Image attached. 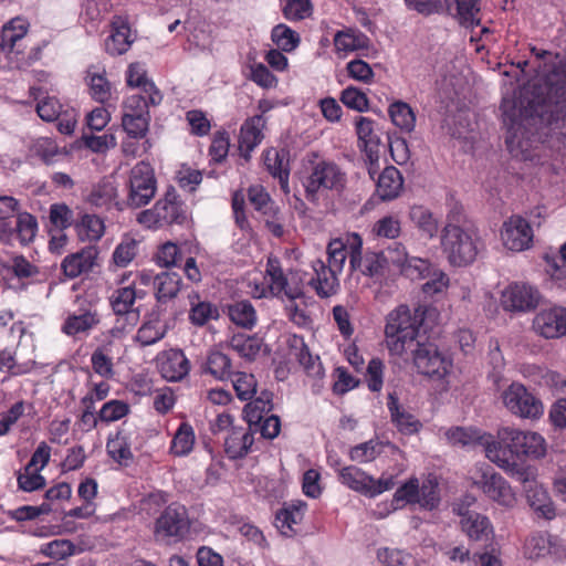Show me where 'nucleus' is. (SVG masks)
I'll use <instances>...</instances> for the list:
<instances>
[{
  "label": "nucleus",
  "mask_w": 566,
  "mask_h": 566,
  "mask_svg": "<svg viewBox=\"0 0 566 566\" xmlns=\"http://www.w3.org/2000/svg\"><path fill=\"white\" fill-rule=\"evenodd\" d=\"M91 96L99 102L105 103L112 95V86L105 76V70L91 67L86 76Z\"/></svg>",
  "instance_id": "a19ab883"
},
{
  "label": "nucleus",
  "mask_w": 566,
  "mask_h": 566,
  "mask_svg": "<svg viewBox=\"0 0 566 566\" xmlns=\"http://www.w3.org/2000/svg\"><path fill=\"white\" fill-rule=\"evenodd\" d=\"M346 184L347 175L339 165L332 160L319 159L312 163L306 177L304 185L306 198L315 201L322 192H342Z\"/></svg>",
  "instance_id": "20e7f679"
},
{
  "label": "nucleus",
  "mask_w": 566,
  "mask_h": 566,
  "mask_svg": "<svg viewBox=\"0 0 566 566\" xmlns=\"http://www.w3.org/2000/svg\"><path fill=\"white\" fill-rule=\"evenodd\" d=\"M135 38L127 19L115 15L111 22V34L105 40V50L113 56L123 55L130 49Z\"/></svg>",
  "instance_id": "dca6fc26"
},
{
  "label": "nucleus",
  "mask_w": 566,
  "mask_h": 566,
  "mask_svg": "<svg viewBox=\"0 0 566 566\" xmlns=\"http://www.w3.org/2000/svg\"><path fill=\"white\" fill-rule=\"evenodd\" d=\"M486 432L475 428L454 427L448 429L444 437L452 446L473 447L479 444L484 447V438H486Z\"/></svg>",
  "instance_id": "c9c22d12"
},
{
  "label": "nucleus",
  "mask_w": 566,
  "mask_h": 566,
  "mask_svg": "<svg viewBox=\"0 0 566 566\" xmlns=\"http://www.w3.org/2000/svg\"><path fill=\"white\" fill-rule=\"evenodd\" d=\"M387 406L390 411L391 421L400 432L412 434L419 431L421 423L413 415L399 405L398 398L395 395L389 394Z\"/></svg>",
  "instance_id": "7c9ffc66"
},
{
  "label": "nucleus",
  "mask_w": 566,
  "mask_h": 566,
  "mask_svg": "<svg viewBox=\"0 0 566 566\" xmlns=\"http://www.w3.org/2000/svg\"><path fill=\"white\" fill-rule=\"evenodd\" d=\"M356 133L359 142H361L364 146L375 147L376 145L380 144V138L375 130V123L368 117H357Z\"/></svg>",
  "instance_id": "69168bd1"
},
{
  "label": "nucleus",
  "mask_w": 566,
  "mask_h": 566,
  "mask_svg": "<svg viewBox=\"0 0 566 566\" xmlns=\"http://www.w3.org/2000/svg\"><path fill=\"white\" fill-rule=\"evenodd\" d=\"M503 407L513 416L536 420L544 415V405L523 384L514 381L500 394Z\"/></svg>",
  "instance_id": "423d86ee"
},
{
  "label": "nucleus",
  "mask_w": 566,
  "mask_h": 566,
  "mask_svg": "<svg viewBox=\"0 0 566 566\" xmlns=\"http://www.w3.org/2000/svg\"><path fill=\"white\" fill-rule=\"evenodd\" d=\"M29 22L20 17L11 19L2 28L1 34V49L6 52H11L17 42L23 39L28 32Z\"/></svg>",
  "instance_id": "ea45409f"
},
{
  "label": "nucleus",
  "mask_w": 566,
  "mask_h": 566,
  "mask_svg": "<svg viewBox=\"0 0 566 566\" xmlns=\"http://www.w3.org/2000/svg\"><path fill=\"white\" fill-rule=\"evenodd\" d=\"M472 480L476 491L485 494L506 495L510 491L505 480L490 468L476 469Z\"/></svg>",
  "instance_id": "a878e982"
},
{
  "label": "nucleus",
  "mask_w": 566,
  "mask_h": 566,
  "mask_svg": "<svg viewBox=\"0 0 566 566\" xmlns=\"http://www.w3.org/2000/svg\"><path fill=\"white\" fill-rule=\"evenodd\" d=\"M420 333L401 334L399 336L385 337L386 348L389 355L394 358L402 359L407 361L411 358L417 349L418 345H422L419 342Z\"/></svg>",
  "instance_id": "cd10ccee"
},
{
  "label": "nucleus",
  "mask_w": 566,
  "mask_h": 566,
  "mask_svg": "<svg viewBox=\"0 0 566 566\" xmlns=\"http://www.w3.org/2000/svg\"><path fill=\"white\" fill-rule=\"evenodd\" d=\"M424 321V308L418 306L410 308L399 305L391 310L385 319V337L399 336L401 334L420 333Z\"/></svg>",
  "instance_id": "9b49d317"
},
{
  "label": "nucleus",
  "mask_w": 566,
  "mask_h": 566,
  "mask_svg": "<svg viewBox=\"0 0 566 566\" xmlns=\"http://www.w3.org/2000/svg\"><path fill=\"white\" fill-rule=\"evenodd\" d=\"M253 443L252 433L243 430H232L226 438V452L231 459L244 457Z\"/></svg>",
  "instance_id": "de8ad7c7"
},
{
  "label": "nucleus",
  "mask_w": 566,
  "mask_h": 566,
  "mask_svg": "<svg viewBox=\"0 0 566 566\" xmlns=\"http://www.w3.org/2000/svg\"><path fill=\"white\" fill-rule=\"evenodd\" d=\"M233 388L240 400H250L256 394V380L252 374L238 371L232 375Z\"/></svg>",
  "instance_id": "680f3d73"
},
{
  "label": "nucleus",
  "mask_w": 566,
  "mask_h": 566,
  "mask_svg": "<svg viewBox=\"0 0 566 566\" xmlns=\"http://www.w3.org/2000/svg\"><path fill=\"white\" fill-rule=\"evenodd\" d=\"M388 114L395 126L410 133L416 126V115L409 104L397 101L389 105Z\"/></svg>",
  "instance_id": "603ef678"
},
{
  "label": "nucleus",
  "mask_w": 566,
  "mask_h": 566,
  "mask_svg": "<svg viewBox=\"0 0 566 566\" xmlns=\"http://www.w3.org/2000/svg\"><path fill=\"white\" fill-rule=\"evenodd\" d=\"M440 491L438 476L430 473L421 479L410 478L395 495H434Z\"/></svg>",
  "instance_id": "473e14b6"
},
{
  "label": "nucleus",
  "mask_w": 566,
  "mask_h": 566,
  "mask_svg": "<svg viewBox=\"0 0 566 566\" xmlns=\"http://www.w3.org/2000/svg\"><path fill=\"white\" fill-rule=\"evenodd\" d=\"M97 324V313L92 311H84L80 314L69 315L65 318L61 329L65 335L74 337L80 334H87Z\"/></svg>",
  "instance_id": "72a5a7b5"
},
{
  "label": "nucleus",
  "mask_w": 566,
  "mask_h": 566,
  "mask_svg": "<svg viewBox=\"0 0 566 566\" xmlns=\"http://www.w3.org/2000/svg\"><path fill=\"white\" fill-rule=\"evenodd\" d=\"M149 106H153L149 102V95L144 93L132 94L123 103V114L150 116Z\"/></svg>",
  "instance_id": "774afa93"
},
{
  "label": "nucleus",
  "mask_w": 566,
  "mask_h": 566,
  "mask_svg": "<svg viewBox=\"0 0 566 566\" xmlns=\"http://www.w3.org/2000/svg\"><path fill=\"white\" fill-rule=\"evenodd\" d=\"M500 240L506 250L522 252L532 245L533 229L526 219L511 216L501 227Z\"/></svg>",
  "instance_id": "f8f14e48"
},
{
  "label": "nucleus",
  "mask_w": 566,
  "mask_h": 566,
  "mask_svg": "<svg viewBox=\"0 0 566 566\" xmlns=\"http://www.w3.org/2000/svg\"><path fill=\"white\" fill-rule=\"evenodd\" d=\"M126 82L129 86L139 87L142 93L149 95L151 105L157 106L163 102V94L154 82L148 80L144 64L139 62L130 63L126 72Z\"/></svg>",
  "instance_id": "b1692460"
},
{
  "label": "nucleus",
  "mask_w": 566,
  "mask_h": 566,
  "mask_svg": "<svg viewBox=\"0 0 566 566\" xmlns=\"http://www.w3.org/2000/svg\"><path fill=\"white\" fill-rule=\"evenodd\" d=\"M266 273L270 277V289L274 294H284L290 300H295L303 295L300 284L291 283V279L286 277L276 259L269 258L266 264Z\"/></svg>",
  "instance_id": "4be33fe9"
},
{
  "label": "nucleus",
  "mask_w": 566,
  "mask_h": 566,
  "mask_svg": "<svg viewBox=\"0 0 566 566\" xmlns=\"http://www.w3.org/2000/svg\"><path fill=\"white\" fill-rule=\"evenodd\" d=\"M314 276L310 280V284L321 297H329L335 295L339 290V274L325 264L321 259L312 261Z\"/></svg>",
  "instance_id": "6ab92c4d"
},
{
  "label": "nucleus",
  "mask_w": 566,
  "mask_h": 566,
  "mask_svg": "<svg viewBox=\"0 0 566 566\" xmlns=\"http://www.w3.org/2000/svg\"><path fill=\"white\" fill-rule=\"evenodd\" d=\"M96 255L97 253L93 248L82 249L76 253L67 255L62 261V270L67 277H77L93 269Z\"/></svg>",
  "instance_id": "bb28decb"
},
{
  "label": "nucleus",
  "mask_w": 566,
  "mask_h": 566,
  "mask_svg": "<svg viewBox=\"0 0 566 566\" xmlns=\"http://www.w3.org/2000/svg\"><path fill=\"white\" fill-rule=\"evenodd\" d=\"M483 449L485 457L523 483L525 485V491L530 492L534 490L533 484H536L535 470L532 467H524L518 462H515L514 457H510L509 454L502 455V453H507L509 447L506 443H499L497 434L493 437L488 433L486 438H484Z\"/></svg>",
  "instance_id": "39448f33"
},
{
  "label": "nucleus",
  "mask_w": 566,
  "mask_h": 566,
  "mask_svg": "<svg viewBox=\"0 0 566 566\" xmlns=\"http://www.w3.org/2000/svg\"><path fill=\"white\" fill-rule=\"evenodd\" d=\"M565 95L564 87L558 85H534L532 90V98L528 101V108L525 113L530 116H538L544 118L546 114L552 117L559 118V113L566 108V99L562 101L560 97Z\"/></svg>",
  "instance_id": "9d476101"
},
{
  "label": "nucleus",
  "mask_w": 566,
  "mask_h": 566,
  "mask_svg": "<svg viewBox=\"0 0 566 566\" xmlns=\"http://www.w3.org/2000/svg\"><path fill=\"white\" fill-rule=\"evenodd\" d=\"M384 443L376 439L354 446L348 451V457L357 463H368L374 461L382 452Z\"/></svg>",
  "instance_id": "5fc2aeb1"
},
{
  "label": "nucleus",
  "mask_w": 566,
  "mask_h": 566,
  "mask_svg": "<svg viewBox=\"0 0 566 566\" xmlns=\"http://www.w3.org/2000/svg\"><path fill=\"white\" fill-rule=\"evenodd\" d=\"M293 346L296 349L295 357L308 377L321 379L324 376V368L318 356L311 354L302 338L294 337Z\"/></svg>",
  "instance_id": "f704fd0d"
},
{
  "label": "nucleus",
  "mask_w": 566,
  "mask_h": 566,
  "mask_svg": "<svg viewBox=\"0 0 566 566\" xmlns=\"http://www.w3.org/2000/svg\"><path fill=\"white\" fill-rule=\"evenodd\" d=\"M248 196L250 202L258 211L262 212L263 216H266L269 212H273L274 209L277 208L265 189L260 185L251 186L248 190Z\"/></svg>",
  "instance_id": "338daca9"
},
{
  "label": "nucleus",
  "mask_w": 566,
  "mask_h": 566,
  "mask_svg": "<svg viewBox=\"0 0 566 566\" xmlns=\"http://www.w3.org/2000/svg\"><path fill=\"white\" fill-rule=\"evenodd\" d=\"M440 245L448 262L459 268L472 264L483 248L478 230L462 223L453 214L448 216L441 231Z\"/></svg>",
  "instance_id": "f257e3e1"
},
{
  "label": "nucleus",
  "mask_w": 566,
  "mask_h": 566,
  "mask_svg": "<svg viewBox=\"0 0 566 566\" xmlns=\"http://www.w3.org/2000/svg\"><path fill=\"white\" fill-rule=\"evenodd\" d=\"M409 219L427 237L433 238L437 234L439 222L428 208L420 205L412 206L409 210Z\"/></svg>",
  "instance_id": "79ce46f5"
},
{
  "label": "nucleus",
  "mask_w": 566,
  "mask_h": 566,
  "mask_svg": "<svg viewBox=\"0 0 566 566\" xmlns=\"http://www.w3.org/2000/svg\"><path fill=\"white\" fill-rule=\"evenodd\" d=\"M449 10L455 11L460 23L472 28L480 23L478 0H446Z\"/></svg>",
  "instance_id": "a18cd8bd"
},
{
  "label": "nucleus",
  "mask_w": 566,
  "mask_h": 566,
  "mask_svg": "<svg viewBox=\"0 0 566 566\" xmlns=\"http://www.w3.org/2000/svg\"><path fill=\"white\" fill-rule=\"evenodd\" d=\"M402 185L400 171L396 167L389 166L379 175L376 192L381 200H392L399 196Z\"/></svg>",
  "instance_id": "c756f323"
},
{
  "label": "nucleus",
  "mask_w": 566,
  "mask_h": 566,
  "mask_svg": "<svg viewBox=\"0 0 566 566\" xmlns=\"http://www.w3.org/2000/svg\"><path fill=\"white\" fill-rule=\"evenodd\" d=\"M516 439L518 442V461L522 457L538 459L545 455L546 442L539 433L516 428Z\"/></svg>",
  "instance_id": "c85d7f7f"
},
{
  "label": "nucleus",
  "mask_w": 566,
  "mask_h": 566,
  "mask_svg": "<svg viewBox=\"0 0 566 566\" xmlns=\"http://www.w3.org/2000/svg\"><path fill=\"white\" fill-rule=\"evenodd\" d=\"M38 469L25 465L18 475V484L23 492H35L44 486L45 480Z\"/></svg>",
  "instance_id": "0e129e2a"
},
{
  "label": "nucleus",
  "mask_w": 566,
  "mask_h": 566,
  "mask_svg": "<svg viewBox=\"0 0 566 566\" xmlns=\"http://www.w3.org/2000/svg\"><path fill=\"white\" fill-rule=\"evenodd\" d=\"M154 206L165 226L180 222L182 210L175 189L168 190Z\"/></svg>",
  "instance_id": "4c0bfd02"
},
{
  "label": "nucleus",
  "mask_w": 566,
  "mask_h": 566,
  "mask_svg": "<svg viewBox=\"0 0 566 566\" xmlns=\"http://www.w3.org/2000/svg\"><path fill=\"white\" fill-rule=\"evenodd\" d=\"M306 509L307 504L301 500H296L291 504H284L275 514L274 525L277 531L287 537L295 535V525L301 524Z\"/></svg>",
  "instance_id": "412c9836"
},
{
  "label": "nucleus",
  "mask_w": 566,
  "mask_h": 566,
  "mask_svg": "<svg viewBox=\"0 0 566 566\" xmlns=\"http://www.w3.org/2000/svg\"><path fill=\"white\" fill-rule=\"evenodd\" d=\"M166 326L158 318L145 322L137 331L135 340L143 347L154 345L166 335Z\"/></svg>",
  "instance_id": "864d4df0"
},
{
  "label": "nucleus",
  "mask_w": 566,
  "mask_h": 566,
  "mask_svg": "<svg viewBox=\"0 0 566 566\" xmlns=\"http://www.w3.org/2000/svg\"><path fill=\"white\" fill-rule=\"evenodd\" d=\"M265 119L261 115L248 118L241 126L239 136V150L248 159L250 153L262 142Z\"/></svg>",
  "instance_id": "5701e85b"
},
{
  "label": "nucleus",
  "mask_w": 566,
  "mask_h": 566,
  "mask_svg": "<svg viewBox=\"0 0 566 566\" xmlns=\"http://www.w3.org/2000/svg\"><path fill=\"white\" fill-rule=\"evenodd\" d=\"M38 232V221L31 213L20 212L19 201L11 196H0V241L12 245L15 240L29 244Z\"/></svg>",
  "instance_id": "7ed1b4c3"
},
{
  "label": "nucleus",
  "mask_w": 566,
  "mask_h": 566,
  "mask_svg": "<svg viewBox=\"0 0 566 566\" xmlns=\"http://www.w3.org/2000/svg\"><path fill=\"white\" fill-rule=\"evenodd\" d=\"M338 479L342 484L357 493L368 492L369 483L373 482L371 475L354 465L339 470Z\"/></svg>",
  "instance_id": "c03bdc74"
},
{
  "label": "nucleus",
  "mask_w": 566,
  "mask_h": 566,
  "mask_svg": "<svg viewBox=\"0 0 566 566\" xmlns=\"http://www.w3.org/2000/svg\"><path fill=\"white\" fill-rule=\"evenodd\" d=\"M533 332L546 339L566 335V307L549 306L538 311L532 321Z\"/></svg>",
  "instance_id": "4468645a"
},
{
  "label": "nucleus",
  "mask_w": 566,
  "mask_h": 566,
  "mask_svg": "<svg viewBox=\"0 0 566 566\" xmlns=\"http://www.w3.org/2000/svg\"><path fill=\"white\" fill-rule=\"evenodd\" d=\"M264 165L273 177H277L282 187L287 186L289 171L284 156L277 149L271 148L264 153Z\"/></svg>",
  "instance_id": "bf43d9fd"
},
{
  "label": "nucleus",
  "mask_w": 566,
  "mask_h": 566,
  "mask_svg": "<svg viewBox=\"0 0 566 566\" xmlns=\"http://www.w3.org/2000/svg\"><path fill=\"white\" fill-rule=\"evenodd\" d=\"M117 197V188L112 180H102L88 195V201L96 207H108Z\"/></svg>",
  "instance_id": "13d9d810"
},
{
  "label": "nucleus",
  "mask_w": 566,
  "mask_h": 566,
  "mask_svg": "<svg viewBox=\"0 0 566 566\" xmlns=\"http://www.w3.org/2000/svg\"><path fill=\"white\" fill-rule=\"evenodd\" d=\"M156 296L159 302L174 298L180 291L181 279L177 273L164 272L158 274L154 281Z\"/></svg>",
  "instance_id": "3c124183"
},
{
  "label": "nucleus",
  "mask_w": 566,
  "mask_h": 566,
  "mask_svg": "<svg viewBox=\"0 0 566 566\" xmlns=\"http://www.w3.org/2000/svg\"><path fill=\"white\" fill-rule=\"evenodd\" d=\"M394 269L410 280L423 277L430 269V261L427 259L411 256L401 243L389 245L381 253H373L360 262V271L365 275L374 276L384 269Z\"/></svg>",
  "instance_id": "f03ea898"
},
{
  "label": "nucleus",
  "mask_w": 566,
  "mask_h": 566,
  "mask_svg": "<svg viewBox=\"0 0 566 566\" xmlns=\"http://www.w3.org/2000/svg\"><path fill=\"white\" fill-rule=\"evenodd\" d=\"M115 352L119 354V347L113 344V342H107L93 352L91 356V365L93 370L101 377L106 379L114 377L115 371L113 360Z\"/></svg>",
  "instance_id": "2f4dec72"
},
{
  "label": "nucleus",
  "mask_w": 566,
  "mask_h": 566,
  "mask_svg": "<svg viewBox=\"0 0 566 566\" xmlns=\"http://www.w3.org/2000/svg\"><path fill=\"white\" fill-rule=\"evenodd\" d=\"M105 232L104 221L94 214H86L78 224V235L82 240L94 242L99 240Z\"/></svg>",
  "instance_id": "052dcab7"
},
{
  "label": "nucleus",
  "mask_w": 566,
  "mask_h": 566,
  "mask_svg": "<svg viewBox=\"0 0 566 566\" xmlns=\"http://www.w3.org/2000/svg\"><path fill=\"white\" fill-rule=\"evenodd\" d=\"M327 265L335 272L342 273L345 262L349 259L350 270L360 269L363 240L359 234L352 232L332 239L326 248Z\"/></svg>",
  "instance_id": "6e6552de"
},
{
  "label": "nucleus",
  "mask_w": 566,
  "mask_h": 566,
  "mask_svg": "<svg viewBox=\"0 0 566 566\" xmlns=\"http://www.w3.org/2000/svg\"><path fill=\"white\" fill-rule=\"evenodd\" d=\"M160 375L168 381H179L190 371V363L182 350H165L157 357Z\"/></svg>",
  "instance_id": "a211bd4d"
},
{
  "label": "nucleus",
  "mask_w": 566,
  "mask_h": 566,
  "mask_svg": "<svg viewBox=\"0 0 566 566\" xmlns=\"http://www.w3.org/2000/svg\"><path fill=\"white\" fill-rule=\"evenodd\" d=\"M471 502L464 504H453V512L458 515L462 516L461 518V527L463 532L475 541H480L486 538L489 532L491 531V525L489 518L482 516L479 513L469 511V506Z\"/></svg>",
  "instance_id": "aec40b11"
},
{
  "label": "nucleus",
  "mask_w": 566,
  "mask_h": 566,
  "mask_svg": "<svg viewBox=\"0 0 566 566\" xmlns=\"http://www.w3.org/2000/svg\"><path fill=\"white\" fill-rule=\"evenodd\" d=\"M271 40L283 52L294 51L301 42L300 35L282 23L272 29Z\"/></svg>",
  "instance_id": "6e6d98bb"
},
{
  "label": "nucleus",
  "mask_w": 566,
  "mask_h": 566,
  "mask_svg": "<svg viewBox=\"0 0 566 566\" xmlns=\"http://www.w3.org/2000/svg\"><path fill=\"white\" fill-rule=\"evenodd\" d=\"M417 371L433 380L444 379L452 370V359L432 343L418 345L410 358Z\"/></svg>",
  "instance_id": "1a4fd4ad"
},
{
  "label": "nucleus",
  "mask_w": 566,
  "mask_h": 566,
  "mask_svg": "<svg viewBox=\"0 0 566 566\" xmlns=\"http://www.w3.org/2000/svg\"><path fill=\"white\" fill-rule=\"evenodd\" d=\"M150 116L123 114L122 126L130 138H143L149 128Z\"/></svg>",
  "instance_id": "e2e57ef3"
},
{
  "label": "nucleus",
  "mask_w": 566,
  "mask_h": 566,
  "mask_svg": "<svg viewBox=\"0 0 566 566\" xmlns=\"http://www.w3.org/2000/svg\"><path fill=\"white\" fill-rule=\"evenodd\" d=\"M231 367V359L224 353L212 349L207 356L203 371L217 380H226L232 375Z\"/></svg>",
  "instance_id": "37998d69"
},
{
  "label": "nucleus",
  "mask_w": 566,
  "mask_h": 566,
  "mask_svg": "<svg viewBox=\"0 0 566 566\" xmlns=\"http://www.w3.org/2000/svg\"><path fill=\"white\" fill-rule=\"evenodd\" d=\"M190 311L189 319L196 326H203L212 319L219 317V310L210 302L201 301L198 294L189 296Z\"/></svg>",
  "instance_id": "58836bf2"
},
{
  "label": "nucleus",
  "mask_w": 566,
  "mask_h": 566,
  "mask_svg": "<svg viewBox=\"0 0 566 566\" xmlns=\"http://www.w3.org/2000/svg\"><path fill=\"white\" fill-rule=\"evenodd\" d=\"M524 554L530 559L547 556L559 557L562 554V541L548 532H535L526 538Z\"/></svg>",
  "instance_id": "f3484780"
},
{
  "label": "nucleus",
  "mask_w": 566,
  "mask_h": 566,
  "mask_svg": "<svg viewBox=\"0 0 566 566\" xmlns=\"http://www.w3.org/2000/svg\"><path fill=\"white\" fill-rule=\"evenodd\" d=\"M126 188L127 206L139 208L148 205L157 190V181L150 164L146 161L137 163L128 174Z\"/></svg>",
  "instance_id": "0eeeda50"
},
{
  "label": "nucleus",
  "mask_w": 566,
  "mask_h": 566,
  "mask_svg": "<svg viewBox=\"0 0 566 566\" xmlns=\"http://www.w3.org/2000/svg\"><path fill=\"white\" fill-rule=\"evenodd\" d=\"M195 442L196 434L192 426L182 422L172 437L170 452L176 457L188 455L192 451Z\"/></svg>",
  "instance_id": "49530a36"
},
{
  "label": "nucleus",
  "mask_w": 566,
  "mask_h": 566,
  "mask_svg": "<svg viewBox=\"0 0 566 566\" xmlns=\"http://www.w3.org/2000/svg\"><path fill=\"white\" fill-rule=\"evenodd\" d=\"M333 42L335 52L340 59H345L350 53L368 49L369 46V39L363 32L350 28L337 31Z\"/></svg>",
  "instance_id": "393cba45"
},
{
  "label": "nucleus",
  "mask_w": 566,
  "mask_h": 566,
  "mask_svg": "<svg viewBox=\"0 0 566 566\" xmlns=\"http://www.w3.org/2000/svg\"><path fill=\"white\" fill-rule=\"evenodd\" d=\"M188 530L187 509L178 503L167 506L156 521V532L167 537L181 538Z\"/></svg>",
  "instance_id": "2eb2a0df"
},
{
  "label": "nucleus",
  "mask_w": 566,
  "mask_h": 566,
  "mask_svg": "<svg viewBox=\"0 0 566 566\" xmlns=\"http://www.w3.org/2000/svg\"><path fill=\"white\" fill-rule=\"evenodd\" d=\"M138 296L133 283L116 289L109 296L111 306L116 315L130 314Z\"/></svg>",
  "instance_id": "8fccbe9b"
},
{
  "label": "nucleus",
  "mask_w": 566,
  "mask_h": 566,
  "mask_svg": "<svg viewBox=\"0 0 566 566\" xmlns=\"http://www.w3.org/2000/svg\"><path fill=\"white\" fill-rule=\"evenodd\" d=\"M271 409V396L266 392H262L260 397L250 401L244 407V418L250 426L258 424Z\"/></svg>",
  "instance_id": "4d7b16f0"
},
{
  "label": "nucleus",
  "mask_w": 566,
  "mask_h": 566,
  "mask_svg": "<svg viewBox=\"0 0 566 566\" xmlns=\"http://www.w3.org/2000/svg\"><path fill=\"white\" fill-rule=\"evenodd\" d=\"M229 346L238 353V355L247 360H254L259 355L262 346L260 338L255 336L238 333L232 335Z\"/></svg>",
  "instance_id": "09e8293b"
},
{
  "label": "nucleus",
  "mask_w": 566,
  "mask_h": 566,
  "mask_svg": "<svg viewBox=\"0 0 566 566\" xmlns=\"http://www.w3.org/2000/svg\"><path fill=\"white\" fill-rule=\"evenodd\" d=\"M230 321L244 329H252L258 322L256 311L248 301H238L227 306Z\"/></svg>",
  "instance_id": "e433bc0d"
},
{
  "label": "nucleus",
  "mask_w": 566,
  "mask_h": 566,
  "mask_svg": "<svg viewBox=\"0 0 566 566\" xmlns=\"http://www.w3.org/2000/svg\"><path fill=\"white\" fill-rule=\"evenodd\" d=\"M539 302L541 293L536 287L527 283H512L501 294V306L507 312H530Z\"/></svg>",
  "instance_id": "ddd939ff"
}]
</instances>
